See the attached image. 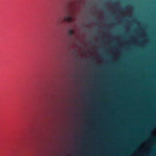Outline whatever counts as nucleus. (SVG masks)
<instances>
[{
    "label": "nucleus",
    "instance_id": "nucleus-1",
    "mask_svg": "<svg viewBox=\"0 0 156 156\" xmlns=\"http://www.w3.org/2000/svg\"><path fill=\"white\" fill-rule=\"evenodd\" d=\"M64 20L67 22H73L72 17L71 16H66L64 17Z\"/></svg>",
    "mask_w": 156,
    "mask_h": 156
},
{
    "label": "nucleus",
    "instance_id": "nucleus-3",
    "mask_svg": "<svg viewBox=\"0 0 156 156\" xmlns=\"http://www.w3.org/2000/svg\"><path fill=\"white\" fill-rule=\"evenodd\" d=\"M81 156H91V155L89 154L85 153L83 154Z\"/></svg>",
    "mask_w": 156,
    "mask_h": 156
},
{
    "label": "nucleus",
    "instance_id": "nucleus-4",
    "mask_svg": "<svg viewBox=\"0 0 156 156\" xmlns=\"http://www.w3.org/2000/svg\"><path fill=\"white\" fill-rule=\"evenodd\" d=\"M115 5V3H113L112 4V5Z\"/></svg>",
    "mask_w": 156,
    "mask_h": 156
},
{
    "label": "nucleus",
    "instance_id": "nucleus-2",
    "mask_svg": "<svg viewBox=\"0 0 156 156\" xmlns=\"http://www.w3.org/2000/svg\"><path fill=\"white\" fill-rule=\"evenodd\" d=\"M68 34L70 36H72L74 34V32L72 29H69L68 31Z\"/></svg>",
    "mask_w": 156,
    "mask_h": 156
}]
</instances>
